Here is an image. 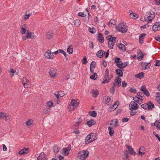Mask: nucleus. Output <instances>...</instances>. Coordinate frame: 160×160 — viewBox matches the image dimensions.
Masks as SVG:
<instances>
[{"instance_id":"09e8293b","label":"nucleus","mask_w":160,"mask_h":160,"mask_svg":"<svg viewBox=\"0 0 160 160\" xmlns=\"http://www.w3.org/2000/svg\"><path fill=\"white\" fill-rule=\"evenodd\" d=\"M79 102H78L77 101H76L75 103H73L72 105V107H73L75 109L76 108H77V107L79 105Z\"/></svg>"},{"instance_id":"79ce46f5","label":"nucleus","mask_w":160,"mask_h":160,"mask_svg":"<svg viewBox=\"0 0 160 160\" xmlns=\"http://www.w3.org/2000/svg\"><path fill=\"white\" fill-rule=\"evenodd\" d=\"M129 109L131 111L130 112V116H134L137 113V111H133L134 110V109H131V108H130Z\"/></svg>"},{"instance_id":"6e6552de","label":"nucleus","mask_w":160,"mask_h":160,"mask_svg":"<svg viewBox=\"0 0 160 160\" xmlns=\"http://www.w3.org/2000/svg\"><path fill=\"white\" fill-rule=\"evenodd\" d=\"M139 106L138 104L136 103L135 102L132 101L129 106V108H130L134 110H137Z\"/></svg>"},{"instance_id":"680f3d73","label":"nucleus","mask_w":160,"mask_h":160,"mask_svg":"<svg viewBox=\"0 0 160 160\" xmlns=\"http://www.w3.org/2000/svg\"><path fill=\"white\" fill-rule=\"evenodd\" d=\"M27 80V78L26 77H23V81L22 82V83L23 85L26 83Z\"/></svg>"},{"instance_id":"9b49d317","label":"nucleus","mask_w":160,"mask_h":160,"mask_svg":"<svg viewBox=\"0 0 160 160\" xmlns=\"http://www.w3.org/2000/svg\"><path fill=\"white\" fill-rule=\"evenodd\" d=\"M146 34L145 33H142L139 36V42L140 44H143L144 42V39L145 38Z\"/></svg>"},{"instance_id":"a18cd8bd","label":"nucleus","mask_w":160,"mask_h":160,"mask_svg":"<svg viewBox=\"0 0 160 160\" xmlns=\"http://www.w3.org/2000/svg\"><path fill=\"white\" fill-rule=\"evenodd\" d=\"M151 15L152 16V18L147 20V22H148V23H149L150 22H151L152 20L153 19H154L155 18V15L154 12V13H152V14H151Z\"/></svg>"},{"instance_id":"bf43d9fd","label":"nucleus","mask_w":160,"mask_h":160,"mask_svg":"<svg viewBox=\"0 0 160 160\" xmlns=\"http://www.w3.org/2000/svg\"><path fill=\"white\" fill-rule=\"evenodd\" d=\"M94 65H95L96 62L95 61H93L91 63L90 65V67H91V68H95V66H94Z\"/></svg>"},{"instance_id":"f8f14e48","label":"nucleus","mask_w":160,"mask_h":160,"mask_svg":"<svg viewBox=\"0 0 160 160\" xmlns=\"http://www.w3.org/2000/svg\"><path fill=\"white\" fill-rule=\"evenodd\" d=\"M97 40L102 43L104 42V38L102 33L98 32V33Z\"/></svg>"},{"instance_id":"e433bc0d","label":"nucleus","mask_w":160,"mask_h":160,"mask_svg":"<svg viewBox=\"0 0 160 160\" xmlns=\"http://www.w3.org/2000/svg\"><path fill=\"white\" fill-rule=\"evenodd\" d=\"M103 99L106 100L105 103L108 104V103L111 101V98L109 96H105L104 97Z\"/></svg>"},{"instance_id":"4be33fe9","label":"nucleus","mask_w":160,"mask_h":160,"mask_svg":"<svg viewBox=\"0 0 160 160\" xmlns=\"http://www.w3.org/2000/svg\"><path fill=\"white\" fill-rule=\"evenodd\" d=\"M145 148L144 147H141L139 148L138 152V156H140L141 155L142 156L145 154V153L144 152H143L145 151Z\"/></svg>"},{"instance_id":"473e14b6","label":"nucleus","mask_w":160,"mask_h":160,"mask_svg":"<svg viewBox=\"0 0 160 160\" xmlns=\"http://www.w3.org/2000/svg\"><path fill=\"white\" fill-rule=\"evenodd\" d=\"M124 155L125 156V159L126 160H129V156L128 155V151L127 150H124L123 151Z\"/></svg>"},{"instance_id":"4c0bfd02","label":"nucleus","mask_w":160,"mask_h":160,"mask_svg":"<svg viewBox=\"0 0 160 160\" xmlns=\"http://www.w3.org/2000/svg\"><path fill=\"white\" fill-rule=\"evenodd\" d=\"M33 120L32 119H29L26 122V124L28 126H29L33 123Z\"/></svg>"},{"instance_id":"ea45409f","label":"nucleus","mask_w":160,"mask_h":160,"mask_svg":"<svg viewBox=\"0 0 160 160\" xmlns=\"http://www.w3.org/2000/svg\"><path fill=\"white\" fill-rule=\"evenodd\" d=\"M59 148L58 146H57V145H54L53 147V150L54 152L58 153L59 151Z\"/></svg>"},{"instance_id":"1a4fd4ad","label":"nucleus","mask_w":160,"mask_h":160,"mask_svg":"<svg viewBox=\"0 0 160 160\" xmlns=\"http://www.w3.org/2000/svg\"><path fill=\"white\" fill-rule=\"evenodd\" d=\"M126 146L128 149V151L130 154L133 156H135L137 154V153L135 152L131 146L127 145Z\"/></svg>"},{"instance_id":"774afa93","label":"nucleus","mask_w":160,"mask_h":160,"mask_svg":"<svg viewBox=\"0 0 160 160\" xmlns=\"http://www.w3.org/2000/svg\"><path fill=\"white\" fill-rule=\"evenodd\" d=\"M157 41L160 42V37L157 36L154 38Z\"/></svg>"},{"instance_id":"0e129e2a","label":"nucleus","mask_w":160,"mask_h":160,"mask_svg":"<svg viewBox=\"0 0 160 160\" xmlns=\"http://www.w3.org/2000/svg\"><path fill=\"white\" fill-rule=\"evenodd\" d=\"M109 50H108L106 52H105V58H107L109 56Z\"/></svg>"},{"instance_id":"39448f33","label":"nucleus","mask_w":160,"mask_h":160,"mask_svg":"<svg viewBox=\"0 0 160 160\" xmlns=\"http://www.w3.org/2000/svg\"><path fill=\"white\" fill-rule=\"evenodd\" d=\"M89 153V152L88 151H82L78 153V157L81 160H84L88 156Z\"/></svg>"},{"instance_id":"864d4df0","label":"nucleus","mask_w":160,"mask_h":160,"mask_svg":"<svg viewBox=\"0 0 160 160\" xmlns=\"http://www.w3.org/2000/svg\"><path fill=\"white\" fill-rule=\"evenodd\" d=\"M155 66H160V60H157L156 61V63L154 64Z\"/></svg>"},{"instance_id":"0eeeda50","label":"nucleus","mask_w":160,"mask_h":160,"mask_svg":"<svg viewBox=\"0 0 160 160\" xmlns=\"http://www.w3.org/2000/svg\"><path fill=\"white\" fill-rule=\"evenodd\" d=\"M92 139V137L91 136V134H90L88 135L87 137H86L85 138V143L86 144H88L89 143H91V142H93V141L95 140H96V138L95 137L93 139H91V140H90L91 139Z\"/></svg>"},{"instance_id":"58836bf2","label":"nucleus","mask_w":160,"mask_h":160,"mask_svg":"<svg viewBox=\"0 0 160 160\" xmlns=\"http://www.w3.org/2000/svg\"><path fill=\"white\" fill-rule=\"evenodd\" d=\"M88 29L89 32L91 33L94 34L96 32V30L94 28H91L89 27Z\"/></svg>"},{"instance_id":"9d476101","label":"nucleus","mask_w":160,"mask_h":160,"mask_svg":"<svg viewBox=\"0 0 160 160\" xmlns=\"http://www.w3.org/2000/svg\"><path fill=\"white\" fill-rule=\"evenodd\" d=\"M38 160H46L47 159V156L43 152H42L37 158Z\"/></svg>"},{"instance_id":"dca6fc26","label":"nucleus","mask_w":160,"mask_h":160,"mask_svg":"<svg viewBox=\"0 0 160 160\" xmlns=\"http://www.w3.org/2000/svg\"><path fill=\"white\" fill-rule=\"evenodd\" d=\"M53 35V33L52 31H48L46 34V38L48 39H51L52 38Z\"/></svg>"},{"instance_id":"c756f323","label":"nucleus","mask_w":160,"mask_h":160,"mask_svg":"<svg viewBox=\"0 0 160 160\" xmlns=\"http://www.w3.org/2000/svg\"><path fill=\"white\" fill-rule=\"evenodd\" d=\"M148 63H144V62H142L141 65L142 67V70H144L146 69V68H150L148 66Z\"/></svg>"},{"instance_id":"423d86ee","label":"nucleus","mask_w":160,"mask_h":160,"mask_svg":"<svg viewBox=\"0 0 160 160\" xmlns=\"http://www.w3.org/2000/svg\"><path fill=\"white\" fill-rule=\"evenodd\" d=\"M140 90L144 94L145 96H146L147 97H148L150 96V93L146 87V86L144 85H142L141 88L140 89Z\"/></svg>"},{"instance_id":"de8ad7c7","label":"nucleus","mask_w":160,"mask_h":160,"mask_svg":"<svg viewBox=\"0 0 160 160\" xmlns=\"http://www.w3.org/2000/svg\"><path fill=\"white\" fill-rule=\"evenodd\" d=\"M82 62L83 64H86L88 63L87 58L86 57L84 56L82 60Z\"/></svg>"},{"instance_id":"37998d69","label":"nucleus","mask_w":160,"mask_h":160,"mask_svg":"<svg viewBox=\"0 0 160 160\" xmlns=\"http://www.w3.org/2000/svg\"><path fill=\"white\" fill-rule=\"evenodd\" d=\"M77 15L78 16H80V17H85V18L87 16L86 14H85L84 13V12H79L78 14Z\"/></svg>"},{"instance_id":"4d7b16f0","label":"nucleus","mask_w":160,"mask_h":160,"mask_svg":"<svg viewBox=\"0 0 160 160\" xmlns=\"http://www.w3.org/2000/svg\"><path fill=\"white\" fill-rule=\"evenodd\" d=\"M109 70L108 69H107L105 72V73L104 76H109Z\"/></svg>"},{"instance_id":"f03ea898","label":"nucleus","mask_w":160,"mask_h":160,"mask_svg":"<svg viewBox=\"0 0 160 160\" xmlns=\"http://www.w3.org/2000/svg\"><path fill=\"white\" fill-rule=\"evenodd\" d=\"M127 26L126 25V23L125 22L120 23L119 24L116 28V29L119 32L123 33L127 32Z\"/></svg>"},{"instance_id":"5fc2aeb1","label":"nucleus","mask_w":160,"mask_h":160,"mask_svg":"<svg viewBox=\"0 0 160 160\" xmlns=\"http://www.w3.org/2000/svg\"><path fill=\"white\" fill-rule=\"evenodd\" d=\"M129 120V119L128 118H124L122 119V122H128Z\"/></svg>"},{"instance_id":"cd10ccee","label":"nucleus","mask_w":160,"mask_h":160,"mask_svg":"<svg viewBox=\"0 0 160 160\" xmlns=\"http://www.w3.org/2000/svg\"><path fill=\"white\" fill-rule=\"evenodd\" d=\"M26 26L25 24H23L21 27V32L22 34H25L26 32V29L25 28Z\"/></svg>"},{"instance_id":"aec40b11","label":"nucleus","mask_w":160,"mask_h":160,"mask_svg":"<svg viewBox=\"0 0 160 160\" xmlns=\"http://www.w3.org/2000/svg\"><path fill=\"white\" fill-rule=\"evenodd\" d=\"M96 123V121L93 119H90V120L86 122V124L90 127L93 125H94Z\"/></svg>"},{"instance_id":"3c124183","label":"nucleus","mask_w":160,"mask_h":160,"mask_svg":"<svg viewBox=\"0 0 160 160\" xmlns=\"http://www.w3.org/2000/svg\"><path fill=\"white\" fill-rule=\"evenodd\" d=\"M116 21L115 19H111L108 22L109 24L115 25L116 23Z\"/></svg>"},{"instance_id":"8fccbe9b","label":"nucleus","mask_w":160,"mask_h":160,"mask_svg":"<svg viewBox=\"0 0 160 160\" xmlns=\"http://www.w3.org/2000/svg\"><path fill=\"white\" fill-rule=\"evenodd\" d=\"M91 134L92 139H93L94 138H96V140L97 139V134L95 133H90Z\"/></svg>"},{"instance_id":"bb28decb","label":"nucleus","mask_w":160,"mask_h":160,"mask_svg":"<svg viewBox=\"0 0 160 160\" xmlns=\"http://www.w3.org/2000/svg\"><path fill=\"white\" fill-rule=\"evenodd\" d=\"M118 48L122 52L126 50V47L125 45L122 43L118 44Z\"/></svg>"},{"instance_id":"20e7f679","label":"nucleus","mask_w":160,"mask_h":160,"mask_svg":"<svg viewBox=\"0 0 160 160\" xmlns=\"http://www.w3.org/2000/svg\"><path fill=\"white\" fill-rule=\"evenodd\" d=\"M114 59L115 60L114 61V63L117 64V66L119 69H122L128 65V62H125L124 63H127V64L125 65L123 67H122L121 66L123 63L122 62L121 60V59L119 58L115 57L114 58Z\"/></svg>"},{"instance_id":"49530a36","label":"nucleus","mask_w":160,"mask_h":160,"mask_svg":"<svg viewBox=\"0 0 160 160\" xmlns=\"http://www.w3.org/2000/svg\"><path fill=\"white\" fill-rule=\"evenodd\" d=\"M32 32H27V35H26V37L27 38H32V39H33L34 37H33V38H32Z\"/></svg>"},{"instance_id":"2eb2a0df","label":"nucleus","mask_w":160,"mask_h":160,"mask_svg":"<svg viewBox=\"0 0 160 160\" xmlns=\"http://www.w3.org/2000/svg\"><path fill=\"white\" fill-rule=\"evenodd\" d=\"M28 151V148H24L19 151L18 152V154L20 155H22L23 154H26Z\"/></svg>"},{"instance_id":"c03bdc74","label":"nucleus","mask_w":160,"mask_h":160,"mask_svg":"<svg viewBox=\"0 0 160 160\" xmlns=\"http://www.w3.org/2000/svg\"><path fill=\"white\" fill-rule=\"evenodd\" d=\"M140 51V56L138 57L137 58L139 61H141L143 58V53L141 51Z\"/></svg>"},{"instance_id":"b1692460","label":"nucleus","mask_w":160,"mask_h":160,"mask_svg":"<svg viewBox=\"0 0 160 160\" xmlns=\"http://www.w3.org/2000/svg\"><path fill=\"white\" fill-rule=\"evenodd\" d=\"M144 73L143 72H142L136 75H135V77L136 78L141 79L143 77H144Z\"/></svg>"},{"instance_id":"69168bd1","label":"nucleus","mask_w":160,"mask_h":160,"mask_svg":"<svg viewBox=\"0 0 160 160\" xmlns=\"http://www.w3.org/2000/svg\"><path fill=\"white\" fill-rule=\"evenodd\" d=\"M68 108H69V110L70 111H73L75 109L74 108H73V107H72V106L70 104L69 105Z\"/></svg>"},{"instance_id":"7c9ffc66","label":"nucleus","mask_w":160,"mask_h":160,"mask_svg":"<svg viewBox=\"0 0 160 160\" xmlns=\"http://www.w3.org/2000/svg\"><path fill=\"white\" fill-rule=\"evenodd\" d=\"M92 94L93 97L95 98H96L99 94V92L97 89L93 90Z\"/></svg>"},{"instance_id":"338daca9","label":"nucleus","mask_w":160,"mask_h":160,"mask_svg":"<svg viewBox=\"0 0 160 160\" xmlns=\"http://www.w3.org/2000/svg\"><path fill=\"white\" fill-rule=\"evenodd\" d=\"M155 1L156 5H158L160 4V0H155Z\"/></svg>"},{"instance_id":"f257e3e1","label":"nucleus","mask_w":160,"mask_h":160,"mask_svg":"<svg viewBox=\"0 0 160 160\" xmlns=\"http://www.w3.org/2000/svg\"><path fill=\"white\" fill-rule=\"evenodd\" d=\"M106 39L108 40V46L110 49H112L115 45L117 39V38L113 37L112 35H108L106 37Z\"/></svg>"},{"instance_id":"5701e85b","label":"nucleus","mask_w":160,"mask_h":160,"mask_svg":"<svg viewBox=\"0 0 160 160\" xmlns=\"http://www.w3.org/2000/svg\"><path fill=\"white\" fill-rule=\"evenodd\" d=\"M111 81V78L109 76L104 77V79L102 82V84H105Z\"/></svg>"},{"instance_id":"052dcab7","label":"nucleus","mask_w":160,"mask_h":160,"mask_svg":"<svg viewBox=\"0 0 160 160\" xmlns=\"http://www.w3.org/2000/svg\"><path fill=\"white\" fill-rule=\"evenodd\" d=\"M127 85V83L125 81H122V87L123 88L126 87Z\"/></svg>"},{"instance_id":"6ab92c4d","label":"nucleus","mask_w":160,"mask_h":160,"mask_svg":"<svg viewBox=\"0 0 160 160\" xmlns=\"http://www.w3.org/2000/svg\"><path fill=\"white\" fill-rule=\"evenodd\" d=\"M119 102L118 101H116L110 107L111 108V111H112L115 110L118 107V106H116L117 105H119Z\"/></svg>"},{"instance_id":"a19ab883","label":"nucleus","mask_w":160,"mask_h":160,"mask_svg":"<svg viewBox=\"0 0 160 160\" xmlns=\"http://www.w3.org/2000/svg\"><path fill=\"white\" fill-rule=\"evenodd\" d=\"M80 21L78 19H76L74 20V25L76 27H78L80 24Z\"/></svg>"},{"instance_id":"c9c22d12","label":"nucleus","mask_w":160,"mask_h":160,"mask_svg":"<svg viewBox=\"0 0 160 160\" xmlns=\"http://www.w3.org/2000/svg\"><path fill=\"white\" fill-rule=\"evenodd\" d=\"M130 15L131 18H132L134 19H136L138 17V15L134 13H130Z\"/></svg>"},{"instance_id":"f704fd0d","label":"nucleus","mask_w":160,"mask_h":160,"mask_svg":"<svg viewBox=\"0 0 160 160\" xmlns=\"http://www.w3.org/2000/svg\"><path fill=\"white\" fill-rule=\"evenodd\" d=\"M46 104L47 106L49 107L48 108V109H50L51 108L53 107V103L51 101L47 102L46 103Z\"/></svg>"},{"instance_id":"6e6d98bb","label":"nucleus","mask_w":160,"mask_h":160,"mask_svg":"<svg viewBox=\"0 0 160 160\" xmlns=\"http://www.w3.org/2000/svg\"><path fill=\"white\" fill-rule=\"evenodd\" d=\"M115 91V88L114 86H112V87L110 88V92L111 93L113 94L114 92Z\"/></svg>"},{"instance_id":"13d9d810","label":"nucleus","mask_w":160,"mask_h":160,"mask_svg":"<svg viewBox=\"0 0 160 160\" xmlns=\"http://www.w3.org/2000/svg\"><path fill=\"white\" fill-rule=\"evenodd\" d=\"M90 78L91 79H92L94 80H97V77H95V76L92 75L90 76Z\"/></svg>"},{"instance_id":"f3484780","label":"nucleus","mask_w":160,"mask_h":160,"mask_svg":"<svg viewBox=\"0 0 160 160\" xmlns=\"http://www.w3.org/2000/svg\"><path fill=\"white\" fill-rule=\"evenodd\" d=\"M115 82L117 84L118 87H119L121 85V79L118 77H116L115 80Z\"/></svg>"},{"instance_id":"7ed1b4c3","label":"nucleus","mask_w":160,"mask_h":160,"mask_svg":"<svg viewBox=\"0 0 160 160\" xmlns=\"http://www.w3.org/2000/svg\"><path fill=\"white\" fill-rule=\"evenodd\" d=\"M141 107L145 110H149L155 108L154 104L151 101H148L147 103L141 105Z\"/></svg>"},{"instance_id":"4468645a","label":"nucleus","mask_w":160,"mask_h":160,"mask_svg":"<svg viewBox=\"0 0 160 160\" xmlns=\"http://www.w3.org/2000/svg\"><path fill=\"white\" fill-rule=\"evenodd\" d=\"M56 69L55 68H52L50 69V71L49 72V73L50 74V76L52 78H54L56 76Z\"/></svg>"},{"instance_id":"a211bd4d","label":"nucleus","mask_w":160,"mask_h":160,"mask_svg":"<svg viewBox=\"0 0 160 160\" xmlns=\"http://www.w3.org/2000/svg\"><path fill=\"white\" fill-rule=\"evenodd\" d=\"M105 54V52L102 50L98 51L96 54V55L98 57L102 58L103 56V55Z\"/></svg>"},{"instance_id":"2f4dec72","label":"nucleus","mask_w":160,"mask_h":160,"mask_svg":"<svg viewBox=\"0 0 160 160\" xmlns=\"http://www.w3.org/2000/svg\"><path fill=\"white\" fill-rule=\"evenodd\" d=\"M72 47V46L71 45L69 46V47L67 48V52L70 54H71L72 53L73 48Z\"/></svg>"},{"instance_id":"72a5a7b5","label":"nucleus","mask_w":160,"mask_h":160,"mask_svg":"<svg viewBox=\"0 0 160 160\" xmlns=\"http://www.w3.org/2000/svg\"><path fill=\"white\" fill-rule=\"evenodd\" d=\"M89 114L93 117H96L97 115V113L95 111H89L88 112Z\"/></svg>"},{"instance_id":"e2e57ef3","label":"nucleus","mask_w":160,"mask_h":160,"mask_svg":"<svg viewBox=\"0 0 160 160\" xmlns=\"http://www.w3.org/2000/svg\"><path fill=\"white\" fill-rule=\"evenodd\" d=\"M30 14H27V13H26V14L25 15L24 17V20H27L29 18V17L30 16Z\"/></svg>"},{"instance_id":"c85d7f7f","label":"nucleus","mask_w":160,"mask_h":160,"mask_svg":"<svg viewBox=\"0 0 160 160\" xmlns=\"http://www.w3.org/2000/svg\"><path fill=\"white\" fill-rule=\"evenodd\" d=\"M44 55L46 58L49 59H52L54 57L53 53H45Z\"/></svg>"},{"instance_id":"ddd939ff","label":"nucleus","mask_w":160,"mask_h":160,"mask_svg":"<svg viewBox=\"0 0 160 160\" xmlns=\"http://www.w3.org/2000/svg\"><path fill=\"white\" fill-rule=\"evenodd\" d=\"M123 69H117L115 70V72L116 75L119 77H122L123 75Z\"/></svg>"},{"instance_id":"603ef678","label":"nucleus","mask_w":160,"mask_h":160,"mask_svg":"<svg viewBox=\"0 0 160 160\" xmlns=\"http://www.w3.org/2000/svg\"><path fill=\"white\" fill-rule=\"evenodd\" d=\"M131 92L134 93H136L137 92V90L136 89L134 88H131L129 90Z\"/></svg>"},{"instance_id":"a878e982","label":"nucleus","mask_w":160,"mask_h":160,"mask_svg":"<svg viewBox=\"0 0 160 160\" xmlns=\"http://www.w3.org/2000/svg\"><path fill=\"white\" fill-rule=\"evenodd\" d=\"M108 129L109 135L111 137L113 136L114 132V130L113 129V128L111 127H109Z\"/></svg>"},{"instance_id":"412c9836","label":"nucleus","mask_w":160,"mask_h":160,"mask_svg":"<svg viewBox=\"0 0 160 160\" xmlns=\"http://www.w3.org/2000/svg\"><path fill=\"white\" fill-rule=\"evenodd\" d=\"M71 145H69L67 148H63V150L64 153L67 154V155H68V154L69 152L71 150Z\"/></svg>"},{"instance_id":"393cba45","label":"nucleus","mask_w":160,"mask_h":160,"mask_svg":"<svg viewBox=\"0 0 160 160\" xmlns=\"http://www.w3.org/2000/svg\"><path fill=\"white\" fill-rule=\"evenodd\" d=\"M156 26L157 28H160V24L159 22H157L154 23V25L152 26V29L153 31L155 32H156L157 31L159 30L160 29H157V30H155V29H154V27Z\"/></svg>"}]
</instances>
